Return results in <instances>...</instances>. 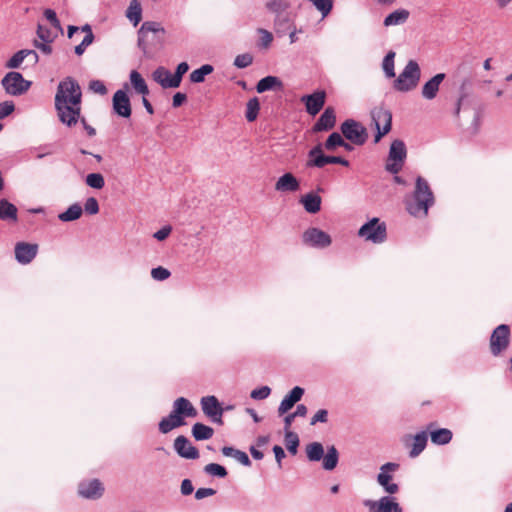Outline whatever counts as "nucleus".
I'll return each mask as SVG.
<instances>
[{"label":"nucleus","mask_w":512,"mask_h":512,"mask_svg":"<svg viewBox=\"0 0 512 512\" xmlns=\"http://www.w3.org/2000/svg\"><path fill=\"white\" fill-rule=\"evenodd\" d=\"M469 86H471V80L469 78L464 79L460 85V95H459L458 101L456 103L455 111H454V114L456 116H458L460 113L463 101L468 97L466 88Z\"/></svg>","instance_id":"obj_50"},{"label":"nucleus","mask_w":512,"mask_h":512,"mask_svg":"<svg viewBox=\"0 0 512 512\" xmlns=\"http://www.w3.org/2000/svg\"><path fill=\"white\" fill-rule=\"evenodd\" d=\"M395 55H396L395 52L389 51L383 59L382 68H383V71L387 78L395 77V71H394Z\"/></svg>","instance_id":"obj_45"},{"label":"nucleus","mask_w":512,"mask_h":512,"mask_svg":"<svg viewBox=\"0 0 512 512\" xmlns=\"http://www.w3.org/2000/svg\"><path fill=\"white\" fill-rule=\"evenodd\" d=\"M427 440H428V435L425 431H421V432L417 433L413 437V445L409 452V456L411 458H416L417 456H419L423 452V450L426 448Z\"/></svg>","instance_id":"obj_32"},{"label":"nucleus","mask_w":512,"mask_h":512,"mask_svg":"<svg viewBox=\"0 0 512 512\" xmlns=\"http://www.w3.org/2000/svg\"><path fill=\"white\" fill-rule=\"evenodd\" d=\"M15 110V105L12 101H4L0 103V119L9 116Z\"/></svg>","instance_id":"obj_58"},{"label":"nucleus","mask_w":512,"mask_h":512,"mask_svg":"<svg viewBox=\"0 0 512 512\" xmlns=\"http://www.w3.org/2000/svg\"><path fill=\"white\" fill-rule=\"evenodd\" d=\"M204 472L219 478H225L228 475L227 469L217 463H210L204 467Z\"/></svg>","instance_id":"obj_48"},{"label":"nucleus","mask_w":512,"mask_h":512,"mask_svg":"<svg viewBox=\"0 0 512 512\" xmlns=\"http://www.w3.org/2000/svg\"><path fill=\"white\" fill-rule=\"evenodd\" d=\"M83 214V208L80 204L74 203L70 205L64 212L58 215V219L62 222H71L78 220Z\"/></svg>","instance_id":"obj_37"},{"label":"nucleus","mask_w":512,"mask_h":512,"mask_svg":"<svg viewBox=\"0 0 512 512\" xmlns=\"http://www.w3.org/2000/svg\"><path fill=\"white\" fill-rule=\"evenodd\" d=\"M171 273L168 269L158 266L151 270V276L154 280L164 281L170 277Z\"/></svg>","instance_id":"obj_56"},{"label":"nucleus","mask_w":512,"mask_h":512,"mask_svg":"<svg viewBox=\"0 0 512 512\" xmlns=\"http://www.w3.org/2000/svg\"><path fill=\"white\" fill-rule=\"evenodd\" d=\"M37 36L43 42H53L57 35L54 34L48 27L38 24Z\"/></svg>","instance_id":"obj_52"},{"label":"nucleus","mask_w":512,"mask_h":512,"mask_svg":"<svg viewBox=\"0 0 512 512\" xmlns=\"http://www.w3.org/2000/svg\"><path fill=\"white\" fill-rule=\"evenodd\" d=\"M316 9L321 12L323 17H326L333 8V0H309Z\"/></svg>","instance_id":"obj_51"},{"label":"nucleus","mask_w":512,"mask_h":512,"mask_svg":"<svg viewBox=\"0 0 512 512\" xmlns=\"http://www.w3.org/2000/svg\"><path fill=\"white\" fill-rule=\"evenodd\" d=\"M191 432H192V436L197 441L208 440L214 434V430L212 427L205 425L203 423H200V422H197L192 426Z\"/></svg>","instance_id":"obj_34"},{"label":"nucleus","mask_w":512,"mask_h":512,"mask_svg":"<svg viewBox=\"0 0 512 512\" xmlns=\"http://www.w3.org/2000/svg\"><path fill=\"white\" fill-rule=\"evenodd\" d=\"M399 468L400 465L396 462H387L379 468V473L376 478L377 483L389 495L396 494L399 491V485L393 482V473Z\"/></svg>","instance_id":"obj_12"},{"label":"nucleus","mask_w":512,"mask_h":512,"mask_svg":"<svg viewBox=\"0 0 512 512\" xmlns=\"http://www.w3.org/2000/svg\"><path fill=\"white\" fill-rule=\"evenodd\" d=\"M17 207L7 199H0V220L16 222L18 220Z\"/></svg>","instance_id":"obj_29"},{"label":"nucleus","mask_w":512,"mask_h":512,"mask_svg":"<svg viewBox=\"0 0 512 512\" xmlns=\"http://www.w3.org/2000/svg\"><path fill=\"white\" fill-rule=\"evenodd\" d=\"M365 505L369 512H402V508L392 496H383L378 501L367 500Z\"/></svg>","instance_id":"obj_17"},{"label":"nucleus","mask_w":512,"mask_h":512,"mask_svg":"<svg viewBox=\"0 0 512 512\" xmlns=\"http://www.w3.org/2000/svg\"><path fill=\"white\" fill-rule=\"evenodd\" d=\"M260 111V102L257 97L251 98L246 104L245 117L248 122H253L257 119Z\"/></svg>","instance_id":"obj_43"},{"label":"nucleus","mask_w":512,"mask_h":512,"mask_svg":"<svg viewBox=\"0 0 512 512\" xmlns=\"http://www.w3.org/2000/svg\"><path fill=\"white\" fill-rule=\"evenodd\" d=\"M283 83L276 76H266L260 79L256 85V91L258 93H264L266 91L282 89Z\"/></svg>","instance_id":"obj_30"},{"label":"nucleus","mask_w":512,"mask_h":512,"mask_svg":"<svg viewBox=\"0 0 512 512\" xmlns=\"http://www.w3.org/2000/svg\"><path fill=\"white\" fill-rule=\"evenodd\" d=\"M171 231L172 227L170 225H165L161 229L156 231L153 234V237L158 241H163L170 235Z\"/></svg>","instance_id":"obj_62"},{"label":"nucleus","mask_w":512,"mask_h":512,"mask_svg":"<svg viewBox=\"0 0 512 512\" xmlns=\"http://www.w3.org/2000/svg\"><path fill=\"white\" fill-rule=\"evenodd\" d=\"M510 344V327L506 324L497 326L490 336V352L494 357L505 352Z\"/></svg>","instance_id":"obj_11"},{"label":"nucleus","mask_w":512,"mask_h":512,"mask_svg":"<svg viewBox=\"0 0 512 512\" xmlns=\"http://www.w3.org/2000/svg\"><path fill=\"white\" fill-rule=\"evenodd\" d=\"M126 17L137 26L142 19V7L139 0H131L130 5L126 11Z\"/></svg>","instance_id":"obj_40"},{"label":"nucleus","mask_w":512,"mask_h":512,"mask_svg":"<svg viewBox=\"0 0 512 512\" xmlns=\"http://www.w3.org/2000/svg\"><path fill=\"white\" fill-rule=\"evenodd\" d=\"M25 58H27L25 49L19 50L6 62L5 67L8 69L19 68Z\"/></svg>","instance_id":"obj_49"},{"label":"nucleus","mask_w":512,"mask_h":512,"mask_svg":"<svg viewBox=\"0 0 512 512\" xmlns=\"http://www.w3.org/2000/svg\"><path fill=\"white\" fill-rule=\"evenodd\" d=\"M86 185L100 190L105 186V180L102 174L100 173H90L85 178Z\"/></svg>","instance_id":"obj_46"},{"label":"nucleus","mask_w":512,"mask_h":512,"mask_svg":"<svg viewBox=\"0 0 512 512\" xmlns=\"http://www.w3.org/2000/svg\"><path fill=\"white\" fill-rule=\"evenodd\" d=\"M113 112L122 118H130L132 114L130 98L125 90H117L112 97Z\"/></svg>","instance_id":"obj_15"},{"label":"nucleus","mask_w":512,"mask_h":512,"mask_svg":"<svg viewBox=\"0 0 512 512\" xmlns=\"http://www.w3.org/2000/svg\"><path fill=\"white\" fill-rule=\"evenodd\" d=\"M292 25V20L288 14L275 16L274 18V30L279 37L290 31Z\"/></svg>","instance_id":"obj_35"},{"label":"nucleus","mask_w":512,"mask_h":512,"mask_svg":"<svg viewBox=\"0 0 512 512\" xmlns=\"http://www.w3.org/2000/svg\"><path fill=\"white\" fill-rule=\"evenodd\" d=\"M327 421H328V411L326 409H320L311 418L310 425H315L317 423H326Z\"/></svg>","instance_id":"obj_60"},{"label":"nucleus","mask_w":512,"mask_h":512,"mask_svg":"<svg viewBox=\"0 0 512 512\" xmlns=\"http://www.w3.org/2000/svg\"><path fill=\"white\" fill-rule=\"evenodd\" d=\"M306 455L310 461H320L324 456V448L320 442H312L306 446Z\"/></svg>","instance_id":"obj_42"},{"label":"nucleus","mask_w":512,"mask_h":512,"mask_svg":"<svg viewBox=\"0 0 512 512\" xmlns=\"http://www.w3.org/2000/svg\"><path fill=\"white\" fill-rule=\"evenodd\" d=\"M165 33L166 30L160 23L145 21L137 32V45L144 54H147L151 47L163 44Z\"/></svg>","instance_id":"obj_3"},{"label":"nucleus","mask_w":512,"mask_h":512,"mask_svg":"<svg viewBox=\"0 0 512 512\" xmlns=\"http://www.w3.org/2000/svg\"><path fill=\"white\" fill-rule=\"evenodd\" d=\"M343 137L354 145H364L368 139L367 129L354 119H347L340 125Z\"/></svg>","instance_id":"obj_9"},{"label":"nucleus","mask_w":512,"mask_h":512,"mask_svg":"<svg viewBox=\"0 0 512 512\" xmlns=\"http://www.w3.org/2000/svg\"><path fill=\"white\" fill-rule=\"evenodd\" d=\"M258 32L259 34H261V38H260V45L264 48H267L270 46V44L272 43L273 41V35L271 32H269L268 30L266 29H258Z\"/></svg>","instance_id":"obj_59"},{"label":"nucleus","mask_w":512,"mask_h":512,"mask_svg":"<svg viewBox=\"0 0 512 512\" xmlns=\"http://www.w3.org/2000/svg\"><path fill=\"white\" fill-rule=\"evenodd\" d=\"M302 241L304 244L317 249L326 248L332 243L331 236L316 227L308 228L302 235Z\"/></svg>","instance_id":"obj_14"},{"label":"nucleus","mask_w":512,"mask_h":512,"mask_svg":"<svg viewBox=\"0 0 512 512\" xmlns=\"http://www.w3.org/2000/svg\"><path fill=\"white\" fill-rule=\"evenodd\" d=\"M300 189V182L294 174L286 172L275 183L277 192H296Z\"/></svg>","instance_id":"obj_23"},{"label":"nucleus","mask_w":512,"mask_h":512,"mask_svg":"<svg viewBox=\"0 0 512 512\" xmlns=\"http://www.w3.org/2000/svg\"><path fill=\"white\" fill-rule=\"evenodd\" d=\"M327 164H340L348 167L349 161L340 156L325 155L321 144H318L309 150L308 161L306 162L307 167L323 168Z\"/></svg>","instance_id":"obj_8"},{"label":"nucleus","mask_w":512,"mask_h":512,"mask_svg":"<svg viewBox=\"0 0 512 512\" xmlns=\"http://www.w3.org/2000/svg\"><path fill=\"white\" fill-rule=\"evenodd\" d=\"M336 124V115L333 107H327L320 115L312 130L313 132L329 131L334 128Z\"/></svg>","instance_id":"obj_22"},{"label":"nucleus","mask_w":512,"mask_h":512,"mask_svg":"<svg viewBox=\"0 0 512 512\" xmlns=\"http://www.w3.org/2000/svg\"><path fill=\"white\" fill-rule=\"evenodd\" d=\"M173 446L176 453L184 459L195 460L200 456L198 449L183 435L176 437Z\"/></svg>","instance_id":"obj_19"},{"label":"nucleus","mask_w":512,"mask_h":512,"mask_svg":"<svg viewBox=\"0 0 512 512\" xmlns=\"http://www.w3.org/2000/svg\"><path fill=\"white\" fill-rule=\"evenodd\" d=\"M189 70V64L187 62H181L177 65L175 70V78L179 80V82H182L183 76L187 73Z\"/></svg>","instance_id":"obj_64"},{"label":"nucleus","mask_w":512,"mask_h":512,"mask_svg":"<svg viewBox=\"0 0 512 512\" xmlns=\"http://www.w3.org/2000/svg\"><path fill=\"white\" fill-rule=\"evenodd\" d=\"M271 394V389L268 386H261L251 391L250 397L254 400H264Z\"/></svg>","instance_id":"obj_55"},{"label":"nucleus","mask_w":512,"mask_h":512,"mask_svg":"<svg viewBox=\"0 0 512 512\" xmlns=\"http://www.w3.org/2000/svg\"><path fill=\"white\" fill-rule=\"evenodd\" d=\"M322 466L325 470L331 471L336 468L339 461V452L334 445L327 447V452L323 456Z\"/></svg>","instance_id":"obj_36"},{"label":"nucleus","mask_w":512,"mask_h":512,"mask_svg":"<svg viewBox=\"0 0 512 512\" xmlns=\"http://www.w3.org/2000/svg\"><path fill=\"white\" fill-rule=\"evenodd\" d=\"M420 77L421 71L418 63L410 60L394 81V89L400 92H408L417 86Z\"/></svg>","instance_id":"obj_4"},{"label":"nucleus","mask_w":512,"mask_h":512,"mask_svg":"<svg viewBox=\"0 0 512 512\" xmlns=\"http://www.w3.org/2000/svg\"><path fill=\"white\" fill-rule=\"evenodd\" d=\"M104 486L98 479L83 480L78 485V493L82 498L96 500L102 497Z\"/></svg>","instance_id":"obj_16"},{"label":"nucleus","mask_w":512,"mask_h":512,"mask_svg":"<svg viewBox=\"0 0 512 512\" xmlns=\"http://www.w3.org/2000/svg\"><path fill=\"white\" fill-rule=\"evenodd\" d=\"M290 7L291 3L288 0H269L265 3V8L275 16L284 15Z\"/></svg>","instance_id":"obj_39"},{"label":"nucleus","mask_w":512,"mask_h":512,"mask_svg":"<svg viewBox=\"0 0 512 512\" xmlns=\"http://www.w3.org/2000/svg\"><path fill=\"white\" fill-rule=\"evenodd\" d=\"M185 424V420L178 414H176L172 409L170 414L167 417L162 418V420L159 422L158 428L162 434H167L173 429L183 426Z\"/></svg>","instance_id":"obj_27"},{"label":"nucleus","mask_w":512,"mask_h":512,"mask_svg":"<svg viewBox=\"0 0 512 512\" xmlns=\"http://www.w3.org/2000/svg\"><path fill=\"white\" fill-rule=\"evenodd\" d=\"M253 62V57L249 53L239 54L234 59V65L239 68L243 69L251 65Z\"/></svg>","instance_id":"obj_53"},{"label":"nucleus","mask_w":512,"mask_h":512,"mask_svg":"<svg viewBox=\"0 0 512 512\" xmlns=\"http://www.w3.org/2000/svg\"><path fill=\"white\" fill-rule=\"evenodd\" d=\"M81 100V88L75 79L67 77L58 84L55 109L62 124L73 127L78 123L81 115Z\"/></svg>","instance_id":"obj_1"},{"label":"nucleus","mask_w":512,"mask_h":512,"mask_svg":"<svg viewBox=\"0 0 512 512\" xmlns=\"http://www.w3.org/2000/svg\"><path fill=\"white\" fill-rule=\"evenodd\" d=\"M299 443L298 435L291 430H287V433H285V445L290 454H297Z\"/></svg>","instance_id":"obj_44"},{"label":"nucleus","mask_w":512,"mask_h":512,"mask_svg":"<svg viewBox=\"0 0 512 512\" xmlns=\"http://www.w3.org/2000/svg\"><path fill=\"white\" fill-rule=\"evenodd\" d=\"M84 210L87 214L95 215L99 212V204L96 198L89 197L85 204H84Z\"/></svg>","instance_id":"obj_57"},{"label":"nucleus","mask_w":512,"mask_h":512,"mask_svg":"<svg viewBox=\"0 0 512 512\" xmlns=\"http://www.w3.org/2000/svg\"><path fill=\"white\" fill-rule=\"evenodd\" d=\"M409 15L410 13L408 10L402 8L397 9L385 17L383 24L386 27L401 25L408 20Z\"/></svg>","instance_id":"obj_31"},{"label":"nucleus","mask_w":512,"mask_h":512,"mask_svg":"<svg viewBox=\"0 0 512 512\" xmlns=\"http://www.w3.org/2000/svg\"><path fill=\"white\" fill-rule=\"evenodd\" d=\"M200 404L203 413L210 418L212 422L219 425L223 424L222 416L224 409L216 396H204L201 398Z\"/></svg>","instance_id":"obj_13"},{"label":"nucleus","mask_w":512,"mask_h":512,"mask_svg":"<svg viewBox=\"0 0 512 512\" xmlns=\"http://www.w3.org/2000/svg\"><path fill=\"white\" fill-rule=\"evenodd\" d=\"M326 94L324 91H315L312 94L304 95L301 101L305 104L308 114L315 116L325 104Z\"/></svg>","instance_id":"obj_20"},{"label":"nucleus","mask_w":512,"mask_h":512,"mask_svg":"<svg viewBox=\"0 0 512 512\" xmlns=\"http://www.w3.org/2000/svg\"><path fill=\"white\" fill-rule=\"evenodd\" d=\"M321 197L313 192H310L301 197L300 203L304 206L306 212L310 214H316L321 209Z\"/></svg>","instance_id":"obj_28"},{"label":"nucleus","mask_w":512,"mask_h":512,"mask_svg":"<svg viewBox=\"0 0 512 512\" xmlns=\"http://www.w3.org/2000/svg\"><path fill=\"white\" fill-rule=\"evenodd\" d=\"M371 119L377 130L374 142L378 143L391 130L392 113L384 107H375L371 110Z\"/></svg>","instance_id":"obj_10"},{"label":"nucleus","mask_w":512,"mask_h":512,"mask_svg":"<svg viewBox=\"0 0 512 512\" xmlns=\"http://www.w3.org/2000/svg\"><path fill=\"white\" fill-rule=\"evenodd\" d=\"M172 409L176 414L182 417L184 420L186 417L194 418L198 415L197 409L193 404L185 397H179L173 402Z\"/></svg>","instance_id":"obj_25"},{"label":"nucleus","mask_w":512,"mask_h":512,"mask_svg":"<svg viewBox=\"0 0 512 512\" xmlns=\"http://www.w3.org/2000/svg\"><path fill=\"white\" fill-rule=\"evenodd\" d=\"M343 136L338 132H332L324 143V147L328 151H334L343 144Z\"/></svg>","instance_id":"obj_47"},{"label":"nucleus","mask_w":512,"mask_h":512,"mask_svg":"<svg viewBox=\"0 0 512 512\" xmlns=\"http://www.w3.org/2000/svg\"><path fill=\"white\" fill-rule=\"evenodd\" d=\"M406 157L407 149L405 143L400 139L394 140L390 145L385 165L386 171L391 174H398L403 168Z\"/></svg>","instance_id":"obj_6"},{"label":"nucleus","mask_w":512,"mask_h":512,"mask_svg":"<svg viewBox=\"0 0 512 512\" xmlns=\"http://www.w3.org/2000/svg\"><path fill=\"white\" fill-rule=\"evenodd\" d=\"M130 82L137 93L142 94L143 96H146L149 94L148 86H147L144 78L138 71H136V70L131 71Z\"/></svg>","instance_id":"obj_38"},{"label":"nucleus","mask_w":512,"mask_h":512,"mask_svg":"<svg viewBox=\"0 0 512 512\" xmlns=\"http://www.w3.org/2000/svg\"><path fill=\"white\" fill-rule=\"evenodd\" d=\"M304 395V389L300 386H295L290 392L282 399L279 407V415H283L288 412L292 407L301 400Z\"/></svg>","instance_id":"obj_24"},{"label":"nucleus","mask_w":512,"mask_h":512,"mask_svg":"<svg viewBox=\"0 0 512 512\" xmlns=\"http://www.w3.org/2000/svg\"><path fill=\"white\" fill-rule=\"evenodd\" d=\"M89 88L100 95H105L107 93V88L105 84L101 80H92L89 83Z\"/></svg>","instance_id":"obj_61"},{"label":"nucleus","mask_w":512,"mask_h":512,"mask_svg":"<svg viewBox=\"0 0 512 512\" xmlns=\"http://www.w3.org/2000/svg\"><path fill=\"white\" fill-rule=\"evenodd\" d=\"M445 77V73H438L429 79L422 87V97L427 100L434 99L437 96L439 87L444 81Z\"/></svg>","instance_id":"obj_26"},{"label":"nucleus","mask_w":512,"mask_h":512,"mask_svg":"<svg viewBox=\"0 0 512 512\" xmlns=\"http://www.w3.org/2000/svg\"><path fill=\"white\" fill-rule=\"evenodd\" d=\"M152 77L153 80L164 89L178 88L181 84L179 80L175 78V75L163 66L156 68L152 73Z\"/></svg>","instance_id":"obj_21"},{"label":"nucleus","mask_w":512,"mask_h":512,"mask_svg":"<svg viewBox=\"0 0 512 512\" xmlns=\"http://www.w3.org/2000/svg\"><path fill=\"white\" fill-rule=\"evenodd\" d=\"M44 16L46 17V19L50 22V24L52 25V27H54L57 31H59L60 33H63V28L61 26V23L60 21L58 20L57 18V15L55 13L54 10L52 9H46L44 11Z\"/></svg>","instance_id":"obj_54"},{"label":"nucleus","mask_w":512,"mask_h":512,"mask_svg":"<svg viewBox=\"0 0 512 512\" xmlns=\"http://www.w3.org/2000/svg\"><path fill=\"white\" fill-rule=\"evenodd\" d=\"M358 236L374 244H381L387 239L386 224L374 217L360 227Z\"/></svg>","instance_id":"obj_5"},{"label":"nucleus","mask_w":512,"mask_h":512,"mask_svg":"<svg viewBox=\"0 0 512 512\" xmlns=\"http://www.w3.org/2000/svg\"><path fill=\"white\" fill-rule=\"evenodd\" d=\"M434 194L428 182L421 176L416 178L413 201L406 202V210L414 217L427 216L428 210L434 205Z\"/></svg>","instance_id":"obj_2"},{"label":"nucleus","mask_w":512,"mask_h":512,"mask_svg":"<svg viewBox=\"0 0 512 512\" xmlns=\"http://www.w3.org/2000/svg\"><path fill=\"white\" fill-rule=\"evenodd\" d=\"M213 71L214 67L212 65L204 64L190 73V82L197 84L203 83L205 81V77L210 75Z\"/></svg>","instance_id":"obj_41"},{"label":"nucleus","mask_w":512,"mask_h":512,"mask_svg":"<svg viewBox=\"0 0 512 512\" xmlns=\"http://www.w3.org/2000/svg\"><path fill=\"white\" fill-rule=\"evenodd\" d=\"M453 433L448 428H438L430 431L431 442L435 445H446L452 440Z\"/></svg>","instance_id":"obj_33"},{"label":"nucleus","mask_w":512,"mask_h":512,"mask_svg":"<svg viewBox=\"0 0 512 512\" xmlns=\"http://www.w3.org/2000/svg\"><path fill=\"white\" fill-rule=\"evenodd\" d=\"M51 43L52 42H43V41L34 40L33 45L35 48L39 49L42 53H44L46 55H50L53 51Z\"/></svg>","instance_id":"obj_63"},{"label":"nucleus","mask_w":512,"mask_h":512,"mask_svg":"<svg viewBox=\"0 0 512 512\" xmlns=\"http://www.w3.org/2000/svg\"><path fill=\"white\" fill-rule=\"evenodd\" d=\"M32 82L24 79L23 75L16 71L8 72L1 80L5 92L11 96H21L31 87Z\"/></svg>","instance_id":"obj_7"},{"label":"nucleus","mask_w":512,"mask_h":512,"mask_svg":"<svg viewBox=\"0 0 512 512\" xmlns=\"http://www.w3.org/2000/svg\"><path fill=\"white\" fill-rule=\"evenodd\" d=\"M14 252L17 262L22 265H27L36 257L38 245L27 242H18L15 245Z\"/></svg>","instance_id":"obj_18"}]
</instances>
